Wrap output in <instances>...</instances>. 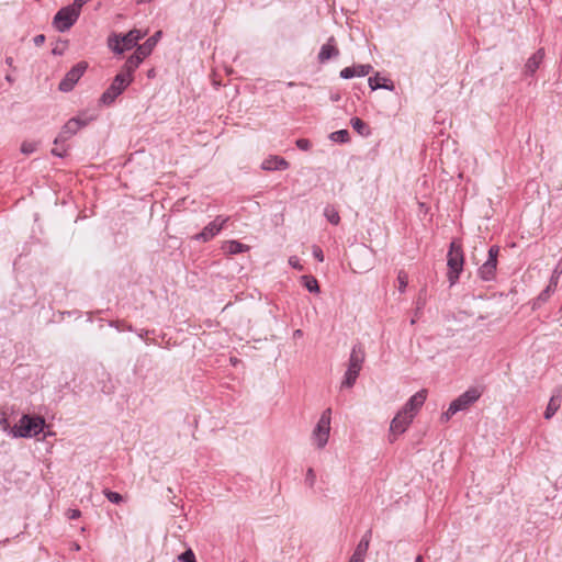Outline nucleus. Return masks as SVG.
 Here are the masks:
<instances>
[{
    "mask_svg": "<svg viewBox=\"0 0 562 562\" xmlns=\"http://www.w3.org/2000/svg\"><path fill=\"white\" fill-rule=\"evenodd\" d=\"M147 32H143L137 29H133L126 34H111L108 37V47L115 54H123L126 50L137 47L138 41H140Z\"/></svg>",
    "mask_w": 562,
    "mask_h": 562,
    "instance_id": "f257e3e1",
    "label": "nucleus"
},
{
    "mask_svg": "<svg viewBox=\"0 0 562 562\" xmlns=\"http://www.w3.org/2000/svg\"><path fill=\"white\" fill-rule=\"evenodd\" d=\"M45 425V420L40 416L23 415L19 424L15 425L10 434L14 438H31L38 435Z\"/></svg>",
    "mask_w": 562,
    "mask_h": 562,
    "instance_id": "f03ea898",
    "label": "nucleus"
},
{
    "mask_svg": "<svg viewBox=\"0 0 562 562\" xmlns=\"http://www.w3.org/2000/svg\"><path fill=\"white\" fill-rule=\"evenodd\" d=\"M331 409L326 408L319 416L311 435L312 445L322 450L326 447L330 436Z\"/></svg>",
    "mask_w": 562,
    "mask_h": 562,
    "instance_id": "7ed1b4c3",
    "label": "nucleus"
},
{
    "mask_svg": "<svg viewBox=\"0 0 562 562\" xmlns=\"http://www.w3.org/2000/svg\"><path fill=\"white\" fill-rule=\"evenodd\" d=\"M463 250L461 245L457 241H452L450 244V248L447 256V265H448V280L450 285H454L459 280L460 273L463 270Z\"/></svg>",
    "mask_w": 562,
    "mask_h": 562,
    "instance_id": "20e7f679",
    "label": "nucleus"
},
{
    "mask_svg": "<svg viewBox=\"0 0 562 562\" xmlns=\"http://www.w3.org/2000/svg\"><path fill=\"white\" fill-rule=\"evenodd\" d=\"M81 7L77 3L69 4L57 11L53 19V25L58 32L68 31L79 19Z\"/></svg>",
    "mask_w": 562,
    "mask_h": 562,
    "instance_id": "39448f33",
    "label": "nucleus"
},
{
    "mask_svg": "<svg viewBox=\"0 0 562 562\" xmlns=\"http://www.w3.org/2000/svg\"><path fill=\"white\" fill-rule=\"evenodd\" d=\"M133 82V78L124 77L117 74L110 87L102 93L100 102L104 105H111L115 99Z\"/></svg>",
    "mask_w": 562,
    "mask_h": 562,
    "instance_id": "423d86ee",
    "label": "nucleus"
},
{
    "mask_svg": "<svg viewBox=\"0 0 562 562\" xmlns=\"http://www.w3.org/2000/svg\"><path fill=\"white\" fill-rule=\"evenodd\" d=\"M363 362V353L353 348L350 353L349 363L345 373L341 386L351 387L357 381Z\"/></svg>",
    "mask_w": 562,
    "mask_h": 562,
    "instance_id": "0eeeda50",
    "label": "nucleus"
},
{
    "mask_svg": "<svg viewBox=\"0 0 562 562\" xmlns=\"http://www.w3.org/2000/svg\"><path fill=\"white\" fill-rule=\"evenodd\" d=\"M499 254L498 246H492L488 249V257L486 261L479 268V277L483 281H492L496 277L497 257Z\"/></svg>",
    "mask_w": 562,
    "mask_h": 562,
    "instance_id": "6e6552de",
    "label": "nucleus"
},
{
    "mask_svg": "<svg viewBox=\"0 0 562 562\" xmlns=\"http://www.w3.org/2000/svg\"><path fill=\"white\" fill-rule=\"evenodd\" d=\"M228 216L218 215L212 222H210L201 233L194 235L192 238L196 241L206 243L214 238L228 222Z\"/></svg>",
    "mask_w": 562,
    "mask_h": 562,
    "instance_id": "1a4fd4ad",
    "label": "nucleus"
},
{
    "mask_svg": "<svg viewBox=\"0 0 562 562\" xmlns=\"http://www.w3.org/2000/svg\"><path fill=\"white\" fill-rule=\"evenodd\" d=\"M480 397L481 392L476 387L467 390L450 403V413H458L468 409Z\"/></svg>",
    "mask_w": 562,
    "mask_h": 562,
    "instance_id": "9d476101",
    "label": "nucleus"
},
{
    "mask_svg": "<svg viewBox=\"0 0 562 562\" xmlns=\"http://www.w3.org/2000/svg\"><path fill=\"white\" fill-rule=\"evenodd\" d=\"M88 64L86 61H80L75 65L65 76V78L59 82V90L63 92H69L74 89L75 85L78 80L83 76Z\"/></svg>",
    "mask_w": 562,
    "mask_h": 562,
    "instance_id": "9b49d317",
    "label": "nucleus"
},
{
    "mask_svg": "<svg viewBox=\"0 0 562 562\" xmlns=\"http://www.w3.org/2000/svg\"><path fill=\"white\" fill-rule=\"evenodd\" d=\"M89 123V120H82L80 117L70 119L61 128L60 133L54 140V144H60L72 137L78 131L85 127Z\"/></svg>",
    "mask_w": 562,
    "mask_h": 562,
    "instance_id": "f8f14e48",
    "label": "nucleus"
},
{
    "mask_svg": "<svg viewBox=\"0 0 562 562\" xmlns=\"http://www.w3.org/2000/svg\"><path fill=\"white\" fill-rule=\"evenodd\" d=\"M413 419L414 416L412 414L403 409L398 411L390 425V435L393 436L391 440H395L398 435L405 432Z\"/></svg>",
    "mask_w": 562,
    "mask_h": 562,
    "instance_id": "ddd939ff",
    "label": "nucleus"
},
{
    "mask_svg": "<svg viewBox=\"0 0 562 562\" xmlns=\"http://www.w3.org/2000/svg\"><path fill=\"white\" fill-rule=\"evenodd\" d=\"M426 398H427V391L420 390L408 398V401L406 402V404L403 406L402 409L412 414L415 417L417 415L418 411L424 405Z\"/></svg>",
    "mask_w": 562,
    "mask_h": 562,
    "instance_id": "4468645a",
    "label": "nucleus"
},
{
    "mask_svg": "<svg viewBox=\"0 0 562 562\" xmlns=\"http://www.w3.org/2000/svg\"><path fill=\"white\" fill-rule=\"evenodd\" d=\"M144 59L145 58L135 50V53L127 58L120 74L124 77L134 79V71L139 67Z\"/></svg>",
    "mask_w": 562,
    "mask_h": 562,
    "instance_id": "2eb2a0df",
    "label": "nucleus"
},
{
    "mask_svg": "<svg viewBox=\"0 0 562 562\" xmlns=\"http://www.w3.org/2000/svg\"><path fill=\"white\" fill-rule=\"evenodd\" d=\"M372 70L370 65H357L351 67H346L340 71V77L344 79H350L353 77H364L369 75Z\"/></svg>",
    "mask_w": 562,
    "mask_h": 562,
    "instance_id": "dca6fc26",
    "label": "nucleus"
},
{
    "mask_svg": "<svg viewBox=\"0 0 562 562\" xmlns=\"http://www.w3.org/2000/svg\"><path fill=\"white\" fill-rule=\"evenodd\" d=\"M162 35L161 31H157L153 36L147 38L142 45H138L136 47V52L142 55L144 58L149 56L154 49V47L157 45L158 41L160 40Z\"/></svg>",
    "mask_w": 562,
    "mask_h": 562,
    "instance_id": "f3484780",
    "label": "nucleus"
},
{
    "mask_svg": "<svg viewBox=\"0 0 562 562\" xmlns=\"http://www.w3.org/2000/svg\"><path fill=\"white\" fill-rule=\"evenodd\" d=\"M288 167H289V162L284 158L279 157V156H270V157L266 158L261 164V168L263 170H269V171L285 170V169H288Z\"/></svg>",
    "mask_w": 562,
    "mask_h": 562,
    "instance_id": "a211bd4d",
    "label": "nucleus"
},
{
    "mask_svg": "<svg viewBox=\"0 0 562 562\" xmlns=\"http://www.w3.org/2000/svg\"><path fill=\"white\" fill-rule=\"evenodd\" d=\"M334 37H330L326 44H324L318 53V60L321 63H325L333 57H337L339 55L338 48L335 46Z\"/></svg>",
    "mask_w": 562,
    "mask_h": 562,
    "instance_id": "6ab92c4d",
    "label": "nucleus"
},
{
    "mask_svg": "<svg viewBox=\"0 0 562 562\" xmlns=\"http://www.w3.org/2000/svg\"><path fill=\"white\" fill-rule=\"evenodd\" d=\"M370 538L368 535H366L360 542L358 543L357 548L355 549V552L352 553L350 560L353 562H363L367 551L369 549Z\"/></svg>",
    "mask_w": 562,
    "mask_h": 562,
    "instance_id": "aec40b11",
    "label": "nucleus"
},
{
    "mask_svg": "<svg viewBox=\"0 0 562 562\" xmlns=\"http://www.w3.org/2000/svg\"><path fill=\"white\" fill-rule=\"evenodd\" d=\"M222 250L228 255H236L249 250V246L237 240H226L222 245Z\"/></svg>",
    "mask_w": 562,
    "mask_h": 562,
    "instance_id": "412c9836",
    "label": "nucleus"
},
{
    "mask_svg": "<svg viewBox=\"0 0 562 562\" xmlns=\"http://www.w3.org/2000/svg\"><path fill=\"white\" fill-rule=\"evenodd\" d=\"M544 57V49H538L526 63V71L529 74L536 72Z\"/></svg>",
    "mask_w": 562,
    "mask_h": 562,
    "instance_id": "4be33fe9",
    "label": "nucleus"
},
{
    "mask_svg": "<svg viewBox=\"0 0 562 562\" xmlns=\"http://www.w3.org/2000/svg\"><path fill=\"white\" fill-rule=\"evenodd\" d=\"M560 405H561V395L560 394L552 395L547 405V408L544 412V418L546 419L552 418L554 416V414L558 412V409L560 408Z\"/></svg>",
    "mask_w": 562,
    "mask_h": 562,
    "instance_id": "5701e85b",
    "label": "nucleus"
},
{
    "mask_svg": "<svg viewBox=\"0 0 562 562\" xmlns=\"http://www.w3.org/2000/svg\"><path fill=\"white\" fill-rule=\"evenodd\" d=\"M350 123L352 128L357 131L360 135L367 136L369 134V127L361 119L352 117Z\"/></svg>",
    "mask_w": 562,
    "mask_h": 562,
    "instance_id": "b1692460",
    "label": "nucleus"
},
{
    "mask_svg": "<svg viewBox=\"0 0 562 562\" xmlns=\"http://www.w3.org/2000/svg\"><path fill=\"white\" fill-rule=\"evenodd\" d=\"M303 285L310 291L314 293L319 292V285L317 280L314 277L311 276H303L302 277Z\"/></svg>",
    "mask_w": 562,
    "mask_h": 562,
    "instance_id": "393cba45",
    "label": "nucleus"
},
{
    "mask_svg": "<svg viewBox=\"0 0 562 562\" xmlns=\"http://www.w3.org/2000/svg\"><path fill=\"white\" fill-rule=\"evenodd\" d=\"M324 215L334 225H338L340 222V216L338 211L333 206H327L324 210Z\"/></svg>",
    "mask_w": 562,
    "mask_h": 562,
    "instance_id": "a878e982",
    "label": "nucleus"
},
{
    "mask_svg": "<svg viewBox=\"0 0 562 562\" xmlns=\"http://www.w3.org/2000/svg\"><path fill=\"white\" fill-rule=\"evenodd\" d=\"M561 273H562V258L559 260L558 265L555 266V268L552 272L551 279H550L551 285H553V289H557Z\"/></svg>",
    "mask_w": 562,
    "mask_h": 562,
    "instance_id": "bb28decb",
    "label": "nucleus"
},
{
    "mask_svg": "<svg viewBox=\"0 0 562 562\" xmlns=\"http://www.w3.org/2000/svg\"><path fill=\"white\" fill-rule=\"evenodd\" d=\"M330 138L335 142L345 143L349 138V133L347 130H340L330 134Z\"/></svg>",
    "mask_w": 562,
    "mask_h": 562,
    "instance_id": "cd10ccee",
    "label": "nucleus"
},
{
    "mask_svg": "<svg viewBox=\"0 0 562 562\" xmlns=\"http://www.w3.org/2000/svg\"><path fill=\"white\" fill-rule=\"evenodd\" d=\"M37 149V143L35 142H23L21 145V153L24 155H31Z\"/></svg>",
    "mask_w": 562,
    "mask_h": 562,
    "instance_id": "c85d7f7f",
    "label": "nucleus"
},
{
    "mask_svg": "<svg viewBox=\"0 0 562 562\" xmlns=\"http://www.w3.org/2000/svg\"><path fill=\"white\" fill-rule=\"evenodd\" d=\"M103 494L111 503L120 504L123 501V496L116 492L104 490Z\"/></svg>",
    "mask_w": 562,
    "mask_h": 562,
    "instance_id": "c756f323",
    "label": "nucleus"
},
{
    "mask_svg": "<svg viewBox=\"0 0 562 562\" xmlns=\"http://www.w3.org/2000/svg\"><path fill=\"white\" fill-rule=\"evenodd\" d=\"M398 291L403 293L408 284V277L404 271H400L397 274Z\"/></svg>",
    "mask_w": 562,
    "mask_h": 562,
    "instance_id": "7c9ffc66",
    "label": "nucleus"
},
{
    "mask_svg": "<svg viewBox=\"0 0 562 562\" xmlns=\"http://www.w3.org/2000/svg\"><path fill=\"white\" fill-rule=\"evenodd\" d=\"M178 559L180 562H196L195 555L191 549H188L187 551L181 553Z\"/></svg>",
    "mask_w": 562,
    "mask_h": 562,
    "instance_id": "2f4dec72",
    "label": "nucleus"
},
{
    "mask_svg": "<svg viewBox=\"0 0 562 562\" xmlns=\"http://www.w3.org/2000/svg\"><path fill=\"white\" fill-rule=\"evenodd\" d=\"M369 86L372 90H376L380 88L389 89V87L386 85H382L380 82V78L378 76L369 78Z\"/></svg>",
    "mask_w": 562,
    "mask_h": 562,
    "instance_id": "473e14b6",
    "label": "nucleus"
},
{
    "mask_svg": "<svg viewBox=\"0 0 562 562\" xmlns=\"http://www.w3.org/2000/svg\"><path fill=\"white\" fill-rule=\"evenodd\" d=\"M316 481V475L313 469H308L306 472L305 482L308 484V486L313 487Z\"/></svg>",
    "mask_w": 562,
    "mask_h": 562,
    "instance_id": "72a5a7b5",
    "label": "nucleus"
},
{
    "mask_svg": "<svg viewBox=\"0 0 562 562\" xmlns=\"http://www.w3.org/2000/svg\"><path fill=\"white\" fill-rule=\"evenodd\" d=\"M350 266L352 271L357 273H362L369 269L368 265H359L356 260Z\"/></svg>",
    "mask_w": 562,
    "mask_h": 562,
    "instance_id": "f704fd0d",
    "label": "nucleus"
},
{
    "mask_svg": "<svg viewBox=\"0 0 562 562\" xmlns=\"http://www.w3.org/2000/svg\"><path fill=\"white\" fill-rule=\"evenodd\" d=\"M555 289H553V285H551V281L549 282V285L539 294V300L546 301L551 292H553Z\"/></svg>",
    "mask_w": 562,
    "mask_h": 562,
    "instance_id": "c9c22d12",
    "label": "nucleus"
},
{
    "mask_svg": "<svg viewBox=\"0 0 562 562\" xmlns=\"http://www.w3.org/2000/svg\"><path fill=\"white\" fill-rule=\"evenodd\" d=\"M296 146L302 150H308L311 148V142L306 138H299Z\"/></svg>",
    "mask_w": 562,
    "mask_h": 562,
    "instance_id": "e433bc0d",
    "label": "nucleus"
},
{
    "mask_svg": "<svg viewBox=\"0 0 562 562\" xmlns=\"http://www.w3.org/2000/svg\"><path fill=\"white\" fill-rule=\"evenodd\" d=\"M289 265L297 270H303V266L300 263V259L296 256H291L289 258Z\"/></svg>",
    "mask_w": 562,
    "mask_h": 562,
    "instance_id": "4c0bfd02",
    "label": "nucleus"
},
{
    "mask_svg": "<svg viewBox=\"0 0 562 562\" xmlns=\"http://www.w3.org/2000/svg\"><path fill=\"white\" fill-rule=\"evenodd\" d=\"M313 255L318 261H321V262L324 261V254L319 247H317V246L313 247Z\"/></svg>",
    "mask_w": 562,
    "mask_h": 562,
    "instance_id": "58836bf2",
    "label": "nucleus"
},
{
    "mask_svg": "<svg viewBox=\"0 0 562 562\" xmlns=\"http://www.w3.org/2000/svg\"><path fill=\"white\" fill-rule=\"evenodd\" d=\"M81 516V513L79 509H76V508H71V509H68L67 512V517L69 519H77Z\"/></svg>",
    "mask_w": 562,
    "mask_h": 562,
    "instance_id": "ea45409f",
    "label": "nucleus"
},
{
    "mask_svg": "<svg viewBox=\"0 0 562 562\" xmlns=\"http://www.w3.org/2000/svg\"><path fill=\"white\" fill-rule=\"evenodd\" d=\"M33 41H34V44H35L36 46H41V45H43V44H44V42H45V36H44L43 34H38V35H36V36L34 37V40H33Z\"/></svg>",
    "mask_w": 562,
    "mask_h": 562,
    "instance_id": "a19ab883",
    "label": "nucleus"
},
{
    "mask_svg": "<svg viewBox=\"0 0 562 562\" xmlns=\"http://www.w3.org/2000/svg\"><path fill=\"white\" fill-rule=\"evenodd\" d=\"M450 406L448 407V409L441 415V420L442 422H448L456 413H450Z\"/></svg>",
    "mask_w": 562,
    "mask_h": 562,
    "instance_id": "79ce46f5",
    "label": "nucleus"
},
{
    "mask_svg": "<svg viewBox=\"0 0 562 562\" xmlns=\"http://www.w3.org/2000/svg\"><path fill=\"white\" fill-rule=\"evenodd\" d=\"M65 151H66V150L60 151V150H59V149H57V148H53V149H52V154H53V155H55V156H57V157H64Z\"/></svg>",
    "mask_w": 562,
    "mask_h": 562,
    "instance_id": "37998d69",
    "label": "nucleus"
},
{
    "mask_svg": "<svg viewBox=\"0 0 562 562\" xmlns=\"http://www.w3.org/2000/svg\"><path fill=\"white\" fill-rule=\"evenodd\" d=\"M0 424L3 426V429H7V427H8V420H7V418H5V417H2V418L0 419Z\"/></svg>",
    "mask_w": 562,
    "mask_h": 562,
    "instance_id": "c03bdc74",
    "label": "nucleus"
},
{
    "mask_svg": "<svg viewBox=\"0 0 562 562\" xmlns=\"http://www.w3.org/2000/svg\"><path fill=\"white\" fill-rule=\"evenodd\" d=\"M75 3H77L78 5H80L81 8L89 1V0H74Z\"/></svg>",
    "mask_w": 562,
    "mask_h": 562,
    "instance_id": "a18cd8bd",
    "label": "nucleus"
},
{
    "mask_svg": "<svg viewBox=\"0 0 562 562\" xmlns=\"http://www.w3.org/2000/svg\"><path fill=\"white\" fill-rule=\"evenodd\" d=\"M12 61H13L12 57H7L5 63L8 65H12Z\"/></svg>",
    "mask_w": 562,
    "mask_h": 562,
    "instance_id": "49530a36",
    "label": "nucleus"
},
{
    "mask_svg": "<svg viewBox=\"0 0 562 562\" xmlns=\"http://www.w3.org/2000/svg\"><path fill=\"white\" fill-rule=\"evenodd\" d=\"M302 335V330L297 329L294 331V336H301Z\"/></svg>",
    "mask_w": 562,
    "mask_h": 562,
    "instance_id": "de8ad7c7",
    "label": "nucleus"
},
{
    "mask_svg": "<svg viewBox=\"0 0 562 562\" xmlns=\"http://www.w3.org/2000/svg\"><path fill=\"white\" fill-rule=\"evenodd\" d=\"M415 562H423V557H422V555H418V557L415 559Z\"/></svg>",
    "mask_w": 562,
    "mask_h": 562,
    "instance_id": "09e8293b",
    "label": "nucleus"
},
{
    "mask_svg": "<svg viewBox=\"0 0 562 562\" xmlns=\"http://www.w3.org/2000/svg\"><path fill=\"white\" fill-rule=\"evenodd\" d=\"M74 549L78 551V550H80V546L78 543H75Z\"/></svg>",
    "mask_w": 562,
    "mask_h": 562,
    "instance_id": "8fccbe9b",
    "label": "nucleus"
},
{
    "mask_svg": "<svg viewBox=\"0 0 562 562\" xmlns=\"http://www.w3.org/2000/svg\"><path fill=\"white\" fill-rule=\"evenodd\" d=\"M151 0H139V2H150Z\"/></svg>",
    "mask_w": 562,
    "mask_h": 562,
    "instance_id": "3c124183",
    "label": "nucleus"
},
{
    "mask_svg": "<svg viewBox=\"0 0 562 562\" xmlns=\"http://www.w3.org/2000/svg\"><path fill=\"white\" fill-rule=\"evenodd\" d=\"M362 255H363V256H367V255H368V251H367V250H363V251H362Z\"/></svg>",
    "mask_w": 562,
    "mask_h": 562,
    "instance_id": "603ef678",
    "label": "nucleus"
}]
</instances>
